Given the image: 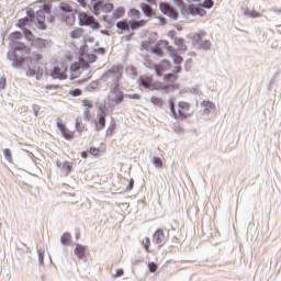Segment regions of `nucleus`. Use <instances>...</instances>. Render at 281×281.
Returning <instances> with one entry per match:
<instances>
[{
  "label": "nucleus",
  "mask_w": 281,
  "mask_h": 281,
  "mask_svg": "<svg viewBox=\"0 0 281 281\" xmlns=\"http://www.w3.org/2000/svg\"><path fill=\"white\" fill-rule=\"evenodd\" d=\"M170 67H171L170 61L165 59V60L160 61V64L155 65L154 69L156 71L157 76H164V74H166V71H170Z\"/></svg>",
  "instance_id": "10"
},
{
  "label": "nucleus",
  "mask_w": 281,
  "mask_h": 281,
  "mask_svg": "<svg viewBox=\"0 0 281 281\" xmlns=\"http://www.w3.org/2000/svg\"><path fill=\"white\" fill-rule=\"evenodd\" d=\"M244 14L245 16H249L250 19H260V16H262V13L256 10H249V9H246Z\"/></svg>",
  "instance_id": "26"
},
{
  "label": "nucleus",
  "mask_w": 281,
  "mask_h": 281,
  "mask_svg": "<svg viewBox=\"0 0 281 281\" xmlns=\"http://www.w3.org/2000/svg\"><path fill=\"white\" fill-rule=\"evenodd\" d=\"M48 21H49V23H54V21H55L54 15H50V18L48 19Z\"/></svg>",
  "instance_id": "58"
},
{
  "label": "nucleus",
  "mask_w": 281,
  "mask_h": 281,
  "mask_svg": "<svg viewBox=\"0 0 281 281\" xmlns=\"http://www.w3.org/2000/svg\"><path fill=\"white\" fill-rule=\"evenodd\" d=\"M79 21L81 25H88L92 30H100V23L95 21V18L87 13H79Z\"/></svg>",
  "instance_id": "5"
},
{
  "label": "nucleus",
  "mask_w": 281,
  "mask_h": 281,
  "mask_svg": "<svg viewBox=\"0 0 281 281\" xmlns=\"http://www.w3.org/2000/svg\"><path fill=\"white\" fill-rule=\"evenodd\" d=\"M150 102H153V104H156L157 106H161V104H164V101H161V99L157 97H151Z\"/></svg>",
  "instance_id": "44"
},
{
  "label": "nucleus",
  "mask_w": 281,
  "mask_h": 281,
  "mask_svg": "<svg viewBox=\"0 0 281 281\" xmlns=\"http://www.w3.org/2000/svg\"><path fill=\"white\" fill-rule=\"evenodd\" d=\"M143 246L145 248V251H147V254H151L153 251L150 250V238L149 237H146L144 240H143Z\"/></svg>",
  "instance_id": "37"
},
{
  "label": "nucleus",
  "mask_w": 281,
  "mask_h": 281,
  "mask_svg": "<svg viewBox=\"0 0 281 281\" xmlns=\"http://www.w3.org/2000/svg\"><path fill=\"white\" fill-rule=\"evenodd\" d=\"M35 47L38 49H45L47 47V41L43 38L35 40Z\"/></svg>",
  "instance_id": "33"
},
{
  "label": "nucleus",
  "mask_w": 281,
  "mask_h": 281,
  "mask_svg": "<svg viewBox=\"0 0 281 281\" xmlns=\"http://www.w3.org/2000/svg\"><path fill=\"white\" fill-rule=\"evenodd\" d=\"M201 106H203V115H210L212 111H216V105L212 101H203L201 103Z\"/></svg>",
  "instance_id": "18"
},
{
  "label": "nucleus",
  "mask_w": 281,
  "mask_h": 281,
  "mask_svg": "<svg viewBox=\"0 0 281 281\" xmlns=\"http://www.w3.org/2000/svg\"><path fill=\"white\" fill-rule=\"evenodd\" d=\"M75 256H77V258H79V260H82V258H85L87 256V246L77 244L76 249H75Z\"/></svg>",
  "instance_id": "22"
},
{
  "label": "nucleus",
  "mask_w": 281,
  "mask_h": 281,
  "mask_svg": "<svg viewBox=\"0 0 281 281\" xmlns=\"http://www.w3.org/2000/svg\"><path fill=\"white\" fill-rule=\"evenodd\" d=\"M0 229H1V223H0Z\"/></svg>",
  "instance_id": "63"
},
{
  "label": "nucleus",
  "mask_w": 281,
  "mask_h": 281,
  "mask_svg": "<svg viewBox=\"0 0 281 281\" xmlns=\"http://www.w3.org/2000/svg\"><path fill=\"white\" fill-rule=\"evenodd\" d=\"M105 78H112L115 85H120V80H122V71L117 68H112L105 72Z\"/></svg>",
  "instance_id": "12"
},
{
  "label": "nucleus",
  "mask_w": 281,
  "mask_h": 281,
  "mask_svg": "<svg viewBox=\"0 0 281 281\" xmlns=\"http://www.w3.org/2000/svg\"><path fill=\"white\" fill-rule=\"evenodd\" d=\"M3 155L8 161H12V153L10 151V149H4Z\"/></svg>",
  "instance_id": "45"
},
{
  "label": "nucleus",
  "mask_w": 281,
  "mask_h": 281,
  "mask_svg": "<svg viewBox=\"0 0 281 281\" xmlns=\"http://www.w3.org/2000/svg\"><path fill=\"white\" fill-rule=\"evenodd\" d=\"M168 48V41L158 42L154 48H151L153 54L156 56H164V49Z\"/></svg>",
  "instance_id": "14"
},
{
  "label": "nucleus",
  "mask_w": 281,
  "mask_h": 281,
  "mask_svg": "<svg viewBox=\"0 0 281 281\" xmlns=\"http://www.w3.org/2000/svg\"><path fill=\"white\" fill-rule=\"evenodd\" d=\"M173 63H175L176 65H181V64L183 63V57H182V56H179V55H176V56L173 57Z\"/></svg>",
  "instance_id": "47"
},
{
  "label": "nucleus",
  "mask_w": 281,
  "mask_h": 281,
  "mask_svg": "<svg viewBox=\"0 0 281 281\" xmlns=\"http://www.w3.org/2000/svg\"><path fill=\"white\" fill-rule=\"evenodd\" d=\"M160 10L162 13L166 14V16H169V19H173V21H177V19H179V11H177V9L168 3H160Z\"/></svg>",
  "instance_id": "7"
},
{
  "label": "nucleus",
  "mask_w": 281,
  "mask_h": 281,
  "mask_svg": "<svg viewBox=\"0 0 281 281\" xmlns=\"http://www.w3.org/2000/svg\"><path fill=\"white\" fill-rule=\"evenodd\" d=\"M14 52H21L22 57L16 58L14 60L15 67H23L25 63H29V68L26 70V76L29 78H36V80H41L43 78V55L41 53H32V48L23 42H16L13 45Z\"/></svg>",
  "instance_id": "1"
},
{
  "label": "nucleus",
  "mask_w": 281,
  "mask_h": 281,
  "mask_svg": "<svg viewBox=\"0 0 281 281\" xmlns=\"http://www.w3.org/2000/svg\"><path fill=\"white\" fill-rule=\"evenodd\" d=\"M148 23L147 20H131L130 21V27L131 30H140V27H144Z\"/></svg>",
  "instance_id": "21"
},
{
  "label": "nucleus",
  "mask_w": 281,
  "mask_h": 281,
  "mask_svg": "<svg viewBox=\"0 0 281 281\" xmlns=\"http://www.w3.org/2000/svg\"><path fill=\"white\" fill-rule=\"evenodd\" d=\"M23 34H24V37L26 38V41H29V43H33V41H34V33H32V31H30L27 29H24L23 30Z\"/></svg>",
  "instance_id": "35"
},
{
  "label": "nucleus",
  "mask_w": 281,
  "mask_h": 281,
  "mask_svg": "<svg viewBox=\"0 0 281 281\" xmlns=\"http://www.w3.org/2000/svg\"><path fill=\"white\" fill-rule=\"evenodd\" d=\"M127 98L131 100H139V94H128Z\"/></svg>",
  "instance_id": "52"
},
{
  "label": "nucleus",
  "mask_w": 281,
  "mask_h": 281,
  "mask_svg": "<svg viewBox=\"0 0 281 281\" xmlns=\"http://www.w3.org/2000/svg\"><path fill=\"white\" fill-rule=\"evenodd\" d=\"M79 1V3L81 4V5H86V2H85V0H78Z\"/></svg>",
  "instance_id": "59"
},
{
  "label": "nucleus",
  "mask_w": 281,
  "mask_h": 281,
  "mask_svg": "<svg viewBox=\"0 0 281 281\" xmlns=\"http://www.w3.org/2000/svg\"><path fill=\"white\" fill-rule=\"evenodd\" d=\"M127 15L131 19V21H137L138 19H142V12L137 9H131L127 12Z\"/></svg>",
  "instance_id": "24"
},
{
  "label": "nucleus",
  "mask_w": 281,
  "mask_h": 281,
  "mask_svg": "<svg viewBox=\"0 0 281 281\" xmlns=\"http://www.w3.org/2000/svg\"><path fill=\"white\" fill-rule=\"evenodd\" d=\"M60 10L64 12H74V9L68 3H60Z\"/></svg>",
  "instance_id": "41"
},
{
  "label": "nucleus",
  "mask_w": 281,
  "mask_h": 281,
  "mask_svg": "<svg viewBox=\"0 0 281 281\" xmlns=\"http://www.w3.org/2000/svg\"><path fill=\"white\" fill-rule=\"evenodd\" d=\"M189 10L191 11V14H199L200 16L206 14V11L201 7H190Z\"/></svg>",
  "instance_id": "28"
},
{
  "label": "nucleus",
  "mask_w": 281,
  "mask_h": 281,
  "mask_svg": "<svg viewBox=\"0 0 281 281\" xmlns=\"http://www.w3.org/2000/svg\"><path fill=\"white\" fill-rule=\"evenodd\" d=\"M126 14V10L123 7L117 8L113 12V19H122Z\"/></svg>",
  "instance_id": "30"
},
{
  "label": "nucleus",
  "mask_w": 281,
  "mask_h": 281,
  "mask_svg": "<svg viewBox=\"0 0 281 281\" xmlns=\"http://www.w3.org/2000/svg\"><path fill=\"white\" fill-rule=\"evenodd\" d=\"M140 10H143L145 16H148V18L155 14V11L150 8V5L144 2L140 3Z\"/></svg>",
  "instance_id": "25"
},
{
  "label": "nucleus",
  "mask_w": 281,
  "mask_h": 281,
  "mask_svg": "<svg viewBox=\"0 0 281 281\" xmlns=\"http://www.w3.org/2000/svg\"><path fill=\"white\" fill-rule=\"evenodd\" d=\"M0 89H5V78L0 79Z\"/></svg>",
  "instance_id": "51"
},
{
  "label": "nucleus",
  "mask_w": 281,
  "mask_h": 281,
  "mask_svg": "<svg viewBox=\"0 0 281 281\" xmlns=\"http://www.w3.org/2000/svg\"><path fill=\"white\" fill-rule=\"evenodd\" d=\"M112 93L114 95L113 102L115 104H122V102H124V92L120 90V85L116 83L114 86Z\"/></svg>",
  "instance_id": "15"
},
{
  "label": "nucleus",
  "mask_w": 281,
  "mask_h": 281,
  "mask_svg": "<svg viewBox=\"0 0 281 281\" xmlns=\"http://www.w3.org/2000/svg\"><path fill=\"white\" fill-rule=\"evenodd\" d=\"M117 30H122L124 32H131V24H128L126 21H119L116 23Z\"/></svg>",
  "instance_id": "27"
},
{
  "label": "nucleus",
  "mask_w": 281,
  "mask_h": 281,
  "mask_svg": "<svg viewBox=\"0 0 281 281\" xmlns=\"http://www.w3.org/2000/svg\"><path fill=\"white\" fill-rule=\"evenodd\" d=\"M214 7V1L212 0H204L203 8L210 9Z\"/></svg>",
  "instance_id": "46"
},
{
  "label": "nucleus",
  "mask_w": 281,
  "mask_h": 281,
  "mask_svg": "<svg viewBox=\"0 0 281 281\" xmlns=\"http://www.w3.org/2000/svg\"><path fill=\"white\" fill-rule=\"evenodd\" d=\"M133 180H130L127 187H126V190L130 192V190H133Z\"/></svg>",
  "instance_id": "53"
},
{
  "label": "nucleus",
  "mask_w": 281,
  "mask_h": 281,
  "mask_svg": "<svg viewBox=\"0 0 281 281\" xmlns=\"http://www.w3.org/2000/svg\"><path fill=\"white\" fill-rule=\"evenodd\" d=\"M81 157H82V159H87V157H89V153L88 151H81Z\"/></svg>",
  "instance_id": "55"
},
{
  "label": "nucleus",
  "mask_w": 281,
  "mask_h": 281,
  "mask_svg": "<svg viewBox=\"0 0 281 281\" xmlns=\"http://www.w3.org/2000/svg\"><path fill=\"white\" fill-rule=\"evenodd\" d=\"M166 240V234L164 233V229L158 228L153 236V241L155 245H164V241Z\"/></svg>",
  "instance_id": "16"
},
{
  "label": "nucleus",
  "mask_w": 281,
  "mask_h": 281,
  "mask_svg": "<svg viewBox=\"0 0 281 281\" xmlns=\"http://www.w3.org/2000/svg\"><path fill=\"white\" fill-rule=\"evenodd\" d=\"M66 23L68 25H74V23H76V15L75 14H69L67 18H66Z\"/></svg>",
  "instance_id": "42"
},
{
  "label": "nucleus",
  "mask_w": 281,
  "mask_h": 281,
  "mask_svg": "<svg viewBox=\"0 0 281 281\" xmlns=\"http://www.w3.org/2000/svg\"><path fill=\"white\" fill-rule=\"evenodd\" d=\"M98 57L94 54H88L83 56V59L74 63L70 66V71L72 74V78H78L85 71V69H89V63H95Z\"/></svg>",
  "instance_id": "3"
},
{
  "label": "nucleus",
  "mask_w": 281,
  "mask_h": 281,
  "mask_svg": "<svg viewBox=\"0 0 281 281\" xmlns=\"http://www.w3.org/2000/svg\"><path fill=\"white\" fill-rule=\"evenodd\" d=\"M82 36V30L77 29L70 33L71 38H80Z\"/></svg>",
  "instance_id": "40"
},
{
  "label": "nucleus",
  "mask_w": 281,
  "mask_h": 281,
  "mask_svg": "<svg viewBox=\"0 0 281 281\" xmlns=\"http://www.w3.org/2000/svg\"><path fill=\"white\" fill-rule=\"evenodd\" d=\"M145 1H147V3H150V4L155 3V0H145Z\"/></svg>",
  "instance_id": "60"
},
{
  "label": "nucleus",
  "mask_w": 281,
  "mask_h": 281,
  "mask_svg": "<svg viewBox=\"0 0 281 281\" xmlns=\"http://www.w3.org/2000/svg\"><path fill=\"white\" fill-rule=\"evenodd\" d=\"M60 243L65 246L69 245V243H71V234L65 233L64 235H61Z\"/></svg>",
  "instance_id": "34"
},
{
  "label": "nucleus",
  "mask_w": 281,
  "mask_h": 281,
  "mask_svg": "<svg viewBox=\"0 0 281 281\" xmlns=\"http://www.w3.org/2000/svg\"><path fill=\"white\" fill-rule=\"evenodd\" d=\"M57 128L60 131L64 138L68 140L74 139V132L67 128V126H65V123H63V121L57 122Z\"/></svg>",
  "instance_id": "11"
},
{
  "label": "nucleus",
  "mask_w": 281,
  "mask_h": 281,
  "mask_svg": "<svg viewBox=\"0 0 281 281\" xmlns=\"http://www.w3.org/2000/svg\"><path fill=\"white\" fill-rule=\"evenodd\" d=\"M153 164L156 168H164V161L159 157H154Z\"/></svg>",
  "instance_id": "38"
},
{
  "label": "nucleus",
  "mask_w": 281,
  "mask_h": 281,
  "mask_svg": "<svg viewBox=\"0 0 281 281\" xmlns=\"http://www.w3.org/2000/svg\"><path fill=\"white\" fill-rule=\"evenodd\" d=\"M71 168H74V162L66 161L61 165V170L66 175H69V172H71Z\"/></svg>",
  "instance_id": "32"
},
{
  "label": "nucleus",
  "mask_w": 281,
  "mask_h": 281,
  "mask_svg": "<svg viewBox=\"0 0 281 281\" xmlns=\"http://www.w3.org/2000/svg\"><path fill=\"white\" fill-rule=\"evenodd\" d=\"M76 131L80 135H82V133H85V131H87V126L85 125V123H82V120L77 119Z\"/></svg>",
  "instance_id": "29"
},
{
  "label": "nucleus",
  "mask_w": 281,
  "mask_h": 281,
  "mask_svg": "<svg viewBox=\"0 0 281 281\" xmlns=\"http://www.w3.org/2000/svg\"><path fill=\"white\" fill-rule=\"evenodd\" d=\"M81 102L82 106L85 108L83 117L85 120L89 121L91 120V109L93 108V102L89 99H83Z\"/></svg>",
  "instance_id": "13"
},
{
  "label": "nucleus",
  "mask_w": 281,
  "mask_h": 281,
  "mask_svg": "<svg viewBox=\"0 0 281 281\" xmlns=\"http://www.w3.org/2000/svg\"><path fill=\"white\" fill-rule=\"evenodd\" d=\"M122 276H124V270L123 269H117L115 278H122Z\"/></svg>",
  "instance_id": "50"
},
{
  "label": "nucleus",
  "mask_w": 281,
  "mask_h": 281,
  "mask_svg": "<svg viewBox=\"0 0 281 281\" xmlns=\"http://www.w3.org/2000/svg\"><path fill=\"white\" fill-rule=\"evenodd\" d=\"M210 47H212V43L209 40H204L199 46L200 49H210Z\"/></svg>",
  "instance_id": "39"
},
{
  "label": "nucleus",
  "mask_w": 281,
  "mask_h": 281,
  "mask_svg": "<svg viewBox=\"0 0 281 281\" xmlns=\"http://www.w3.org/2000/svg\"><path fill=\"white\" fill-rule=\"evenodd\" d=\"M53 78H58L59 80H67V63L63 61L59 66H56L52 71Z\"/></svg>",
  "instance_id": "6"
},
{
  "label": "nucleus",
  "mask_w": 281,
  "mask_h": 281,
  "mask_svg": "<svg viewBox=\"0 0 281 281\" xmlns=\"http://www.w3.org/2000/svg\"><path fill=\"white\" fill-rule=\"evenodd\" d=\"M169 36H175V31L169 32Z\"/></svg>",
  "instance_id": "61"
},
{
  "label": "nucleus",
  "mask_w": 281,
  "mask_h": 281,
  "mask_svg": "<svg viewBox=\"0 0 281 281\" xmlns=\"http://www.w3.org/2000/svg\"><path fill=\"white\" fill-rule=\"evenodd\" d=\"M177 75L169 74L165 76V82H154L153 77H144L142 79V85L145 89H150V91H175L179 89V86L176 85Z\"/></svg>",
  "instance_id": "2"
},
{
  "label": "nucleus",
  "mask_w": 281,
  "mask_h": 281,
  "mask_svg": "<svg viewBox=\"0 0 281 281\" xmlns=\"http://www.w3.org/2000/svg\"><path fill=\"white\" fill-rule=\"evenodd\" d=\"M27 16L29 18H24V19L19 20L18 27L23 29V27L30 26V23H32L34 21V12L29 11Z\"/></svg>",
  "instance_id": "17"
},
{
  "label": "nucleus",
  "mask_w": 281,
  "mask_h": 281,
  "mask_svg": "<svg viewBox=\"0 0 281 281\" xmlns=\"http://www.w3.org/2000/svg\"><path fill=\"white\" fill-rule=\"evenodd\" d=\"M178 113L182 120L190 117V115H192V113H190V103L183 101L179 102Z\"/></svg>",
  "instance_id": "9"
},
{
  "label": "nucleus",
  "mask_w": 281,
  "mask_h": 281,
  "mask_svg": "<svg viewBox=\"0 0 281 281\" xmlns=\"http://www.w3.org/2000/svg\"><path fill=\"white\" fill-rule=\"evenodd\" d=\"M206 33L203 31H200L195 34L192 35V43L193 45H198V47H200V45L203 43V38H205Z\"/></svg>",
  "instance_id": "20"
},
{
  "label": "nucleus",
  "mask_w": 281,
  "mask_h": 281,
  "mask_svg": "<svg viewBox=\"0 0 281 281\" xmlns=\"http://www.w3.org/2000/svg\"><path fill=\"white\" fill-rule=\"evenodd\" d=\"M175 45L178 46V52H188L186 40L181 37H175Z\"/></svg>",
  "instance_id": "23"
},
{
  "label": "nucleus",
  "mask_w": 281,
  "mask_h": 281,
  "mask_svg": "<svg viewBox=\"0 0 281 281\" xmlns=\"http://www.w3.org/2000/svg\"><path fill=\"white\" fill-rule=\"evenodd\" d=\"M179 71H181V66H176L175 72H176V74H179Z\"/></svg>",
  "instance_id": "57"
},
{
  "label": "nucleus",
  "mask_w": 281,
  "mask_h": 281,
  "mask_svg": "<svg viewBox=\"0 0 281 281\" xmlns=\"http://www.w3.org/2000/svg\"><path fill=\"white\" fill-rule=\"evenodd\" d=\"M113 8L114 7L112 3L102 4V2H97L93 4L92 12L93 14H95V16H100V12H105V13L113 12Z\"/></svg>",
  "instance_id": "8"
},
{
  "label": "nucleus",
  "mask_w": 281,
  "mask_h": 281,
  "mask_svg": "<svg viewBox=\"0 0 281 281\" xmlns=\"http://www.w3.org/2000/svg\"><path fill=\"white\" fill-rule=\"evenodd\" d=\"M45 13L52 14V2H45L42 5V9L36 13V27H38V30H47V25L45 24Z\"/></svg>",
  "instance_id": "4"
},
{
  "label": "nucleus",
  "mask_w": 281,
  "mask_h": 281,
  "mask_svg": "<svg viewBox=\"0 0 281 281\" xmlns=\"http://www.w3.org/2000/svg\"><path fill=\"white\" fill-rule=\"evenodd\" d=\"M71 95H75V97L82 95V90H80V89H75V90L71 92Z\"/></svg>",
  "instance_id": "49"
},
{
  "label": "nucleus",
  "mask_w": 281,
  "mask_h": 281,
  "mask_svg": "<svg viewBox=\"0 0 281 281\" xmlns=\"http://www.w3.org/2000/svg\"><path fill=\"white\" fill-rule=\"evenodd\" d=\"M171 113H173L175 117H177V112L175 111V103L170 104Z\"/></svg>",
  "instance_id": "54"
},
{
  "label": "nucleus",
  "mask_w": 281,
  "mask_h": 281,
  "mask_svg": "<svg viewBox=\"0 0 281 281\" xmlns=\"http://www.w3.org/2000/svg\"><path fill=\"white\" fill-rule=\"evenodd\" d=\"M192 1H194L195 3H199V1H201V0H192Z\"/></svg>",
  "instance_id": "62"
},
{
  "label": "nucleus",
  "mask_w": 281,
  "mask_h": 281,
  "mask_svg": "<svg viewBox=\"0 0 281 281\" xmlns=\"http://www.w3.org/2000/svg\"><path fill=\"white\" fill-rule=\"evenodd\" d=\"M157 21H158L157 25H166L167 23L166 18L164 16H158Z\"/></svg>",
  "instance_id": "48"
},
{
  "label": "nucleus",
  "mask_w": 281,
  "mask_h": 281,
  "mask_svg": "<svg viewBox=\"0 0 281 281\" xmlns=\"http://www.w3.org/2000/svg\"><path fill=\"white\" fill-rule=\"evenodd\" d=\"M46 89H58V86H46Z\"/></svg>",
  "instance_id": "56"
},
{
  "label": "nucleus",
  "mask_w": 281,
  "mask_h": 281,
  "mask_svg": "<svg viewBox=\"0 0 281 281\" xmlns=\"http://www.w3.org/2000/svg\"><path fill=\"white\" fill-rule=\"evenodd\" d=\"M23 38V33L15 31L9 35V41L14 42V41H21Z\"/></svg>",
  "instance_id": "31"
},
{
  "label": "nucleus",
  "mask_w": 281,
  "mask_h": 281,
  "mask_svg": "<svg viewBox=\"0 0 281 281\" xmlns=\"http://www.w3.org/2000/svg\"><path fill=\"white\" fill-rule=\"evenodd\" d=\"M88 153L90 155H93V157H100V155L102 154V150L98 147H90Z\"/></svg>",
  "instance_id": "36"
},
{
  "label": "nucleus",
  "mask_w": 281,
  "mask_h": 281,
  "mask_svg": "<svg viewBox=\"0 0 281 281\" xmlns=\"http://www.w3.org/2000/svg\"><path fill=\"white\" fill-rule=\"evenodd\" d=\"M157 269H159V266H157V263H155V262L148 263V270L150 273H155L157 271Z\"/></svg>",
  "instance_id": "43"
},
{
  "label": "nucleus",
  "mask_w": 281,
  "mask_h": 281,
  "mask_svg": "<svg viewBox=\"0 0 281 281\" xmlns=\"http://www.w3.org/2000/svg\"><path fill=\"white\" fill-rule=\"evenodd\" d=\"M106 126V113L98 114V121L95 122V131H103Z\"/></svg>",
  "instance_id": "19"
}]
</instances>
